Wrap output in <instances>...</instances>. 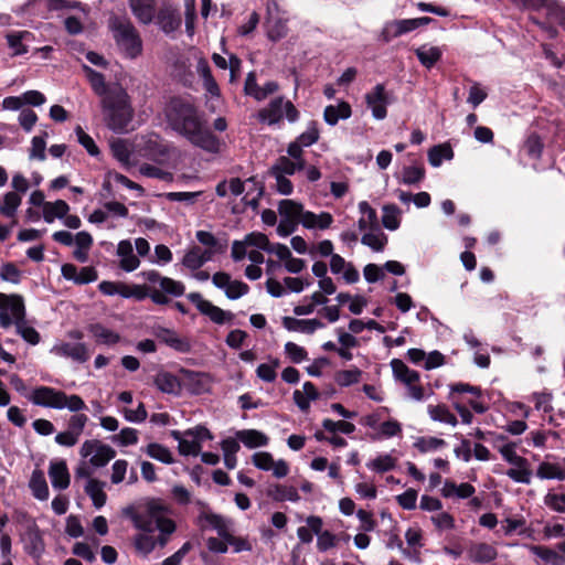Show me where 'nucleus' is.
<instances>
[{
	"label": "nucleus",
	"instance_id": "1",
	"mask_svg": "<svg viewBox=\"0 0 565 565\" xmlns=\"http://www.w3.org/2000/svg\"><path fill=\"white\" fill-rule=\"evenodd\" d=\"M173 509L162 499H149L142 509L132 514L134 526L140 533L134 536L136 552L147 557L156 547L163 548L173 533L177 523L173 520Z\"/></svg>",
	"mask_w": 565,
	"mask_h": 565
},
{
	"label": "nucleus",
	"instance_id": "2",
	"mask_svg": "<svg viewBox=\"0 0 565 565\" xmlns=\"http://www.w3.org/2000/svg\"><path fill=\"white\" fill-rule=\"evenodd\" d=\"M164 115L168 126L193 146L213 154L221 151V140L206 127L203 115L191 102L172 97Z\"/></svg>",
	"mask_w": 565,
	"mask_h": 565
},
{
	"label": "nucleus",
	"instance_id": "3",
	"mask_svg": "<svg viewBox=\"0 0 565 565\" xmlns=\"http://www.w3.org/2000/svg\"><path fill=\"white\" fill-rule=\"evenodd\" d=\"M82 68L93 92L100 98L106 126L117 134L127 131L134 117V108L127 90L119 83H106L102 73L86 64H83Z\"/></svg>",
	"mask_w": 565,
	"mask_h": 565
},
{
	"label": "nucleus",
	"instance_id": "4",
	"mask_svg": "<svg viewBox=\"0 0 565 565\" xmlns=\"http://www.w3.org/2000/svg\"><path fill=\"white\" fill-rule=\"evenodd\" d=\"M9 301L11 302L10 308L12 317L1 310L0 327L8 329L14 324L17 333L21 335L25 342L32 345L38 344L40 342V333L33 327L29 326L25 320L26 313L23 297L17 294L6 295L0 292V309H3L2 307Z\"/></svg>",
	"mask_w": 565,
	"mask_h": 565
},
{
	"label": "nucleus",
	"instance_id": "5",
	"mask_svg": "<svg viewBox=\"0 0 565 565\" xmlns=\"http://www.w3.org/2000/svg\"><path fill=\"white\" fill-rule=\"evenodd\" d=\"M108 26L119 52L125 57L135 60L141 55L142 40L130 20L121 17H111Z\"/></svg>",
	"mask_w": 565,
	"mask_h": 565
},
{
	"label": "nucleus",
	"instance_id": "6",
	"mask_svg": "<svg viewBox=\"0 0 565 565\" xmlns=\"http://www.w3.org/2000/svg\"><path fill=\"white\" fill-rule=\"evenodd\" d=\"M25 396L35 405L55 409L77 412L85 407L79 396L66 395L64 391H28Z\"/></svg>",
	"mask_w": 565,
	"mask_h": 565
},
{
	"label": "nucleus",
	"instance_id": "7",
	"mask_svg": "<svg viewBox=\"0 0 565 565\" xmlns=\"http://www.w3.org/2000/svg\"><path fill=\"white\" fill-rule=\"evenodd\" d=\"M498 450L511 468L507 470V476L518 483L530 484L532 480V470L526 458L518 455L514 443H504L498 446Z\"/></svg>",
	"mask_w": 565,
	"mask_h": 565
},
{
	"label": "nucleus",
	"instance_id": "8",
	"mask_svg": "<svg viewBox=\"0 0 565 565\" xmlns=\"http://www.w3.org/2000/svg\"><path fill=\"white\" fill-rule=\"evenodd\" d=\"M209 375L202 372L181 369L177 374L162 372L157 375L158 388H200L207 383Z\"/></svg>",
	"mask_w": 565,
	"mask_h": 565
},
{
	"label": "nucleus",
	"instance_id": "9",
	"mask_svg": "<svg viewBox=\"0 0 565 565\" xmlns=\"http://www.w3.org/2000/svg\"><path fill=\"white\" fill-rule=\"evenodd\" d=\"M299 116V110L295 105L282 96L275 97L269 102L267 107L262 108L257 113V119L269 126L280 122L284 118L289 122H296Z\"/></svg>",
	"mask_w": 565,
	"mask_h": 565
},
{
	"label": "nucleus",
	"instance_id": "10",
	"mask_svg": "<svg viewBox=\"0 0 565 565\" xmlns=\"http://www.w3.org/2000/svg\"><path fill=\"white\" fill-rule=\"evenodd\" d=\"M278 213L280 220L277 226V234L281 237H287L297 230L299 224L302 225L306 210L301 203L285 199L278 204Z\"/></svg>",
	"mask_w": 565,
	"mask_h": 565
},
{
	"label": "nucleus",
	"instance_id": "11",
	"mask_svg": "<svg viewBox=\"0 0 565 565\" xmlns=\"http://www.w3.org/2000/svg\"><path fill=\"white\" fill-rule=\"evenodd\" d=\"M195 503L201 509V512L198 516V525L202 530H213L218 534L221 539L226 540L231 532L234 531L233 520L212 512L207 505L200 500H198Z\"/></svg>",
	"mask_w": 565,
	"mask_h": 565
},
{
	"label": "nucleus",
	"instance_id": "12",
	"mask_svg": "<svg viewBox=\"0 0 565 565\" xmlns=\"http://www.w3.org/2000/svg\"><path fill=\"white\" fill-rule=\"evenodd\" d=\"M79 455L88 467L102 468L116 456V451L100 440L89 439L83 443Z\"/></svg>",
	"mask_w": 565,
	"mask_h": 565
},
{
	"label": "nucleus",
	"instance_id": "13",
	"mask_svg": "<svg viewBox=\"0 0 565 565\" xmlns=\"http://www.w3.org/2000/svg\"><path fill=\"white\" fill-rule=\"evenodd\" d=\"M93 471L85 462H81L75 469L76 479H86L84 490L86 494L92 499L93 504L96 509H100L105 505L107 495L104 491L105 482L97 479L90 478Z\"/></svg>",
	"mask_w": 565,
	"mask_h": 565
},
{
	"label": "nucleus",
	"instance_id": "14",
	"mask_svg": "<svg viewBox=\"0 0 565 565\" xmlns=\"http://www.w3.org/2000/svg\"><path fill=\"white\" fill-rule=\"evenodd\" d=\"M287 22L288 18L280 11L277 2H268L267 17L265 21L267 38L273 42L284 39L288 33Z\"/></svg>",
	"mask_w": 565,
	"mask_h": 565
},
{
	"label": "nucleus",
	"instance_id": "15",
	"mask_svg": "<svg viewBox=\"0 0 565 565\" xmlns=\"http://www.w3.org/2000/svg\"><path fill=\"white\" fill-rule=\"evenodd\" d=\"M146 281L151 284V287L156 288V285L159 286L157 288L160 292H162L168 299V296L180 297L185 291V286L182 281L174 280L169 277L161 276L157 270H145L139 274Z\"/></svg>",
	"mask_w": 565,
	"mask_h": 565
},
{
	"label": "nucleus",
	"instance_id": "16",
	"mask_svg": "<svg viewBox=\"0 0 565 565\" xmlns=\"http://www.w3.org/2000/svg\"><path fill=\"white\" fill-rule=\"evenodd\" d=\"M186 297L202 315L209 317L214 323L223 324L231 321L234 317L232 312L225 311L211 301L203 299L199 292H191Z\"/></svg>",
	"mask_w": 565,
	"mask_h": 565
},
{
	"label": "nucleus",
	"instance_id": "17",
	"mask_svg": "<svg viewBox=\"0 0 565 565\" xmlns=\"http://www.w3.org/2000/svg\"><path fill=\"white\" fill-rule=\"evenodd\" d=\"M119 296L126 299L134 298L139 301L149 297L151 301L156 305H167L170 301V299H168L162 292H160L154 287H147L141 285H127L125 282L121 284Z\"/></svg>",
	"mask_w": 565,
	"mask_h": 565
},
{
	"label": "nucleus",
	"instance_id": "18",
	"mask_svg": "<svg viewBox=\"0 0 565 565\" xmlns=\"http://www.w3.org/2000/svg\"><path fill=\"white\" fill-rule=\"evenodd\" d=\"M154 19L159 29L166 34L175 32L182 23L178 8L170 2L161 3Z\"/></svg>",
	"mask_w": 565,
	"mask_h": 565
},
{
	"label": "nucleus",
	"instance_id": "19",
	"mask_svg": "<svg viewBox=\"0 0 565 565\" xmlns=\"http://www.w3.org/2000/svg\"><path fill=\"white\" fill-rule=\"evenodd\" d=\"M51 353L60 358L70 359L78 364L87 362L90 358L89 351L83 342L61 341L51 349Z\"/></svg>",
	"mask_w": 565,
	"mask_h": 565
},
{
	"label": "nucleus",
	"instance_id": "20",
	"mask_svg": "<svg viewBox=\"0 0 565 565\" xmlns=\"http://www.w3.org/2000/svg\"><path fill=\"white\" fill-rule=\"evenodd\" d=\"M365 102L372 111V116L376 120H382L386 117V107L391 100L390 95L383 84H376L372 90L365 95Z\"/></svg>",
	"mask_w": 565,
	"mask_h": 565
},
{
	"label": "nucleus",
	"instance_id": "21",
	"mask_svg": "<svg viewBox=\"0 0 565 565\" xmlns=\"http://www.w3.org/2000/svg\"><path fill=\"white\" fill-rule=\"evenodd\" d=\"M253 463L263 471H271L276 478H285L289 473V466L284 459L274 460L271 454L258 451L253 455Z\"/></svg>",
	"mask_w": 565,
	"mask_h": 565
},
{
	"label": "nucleus",
	"instance_id": "22",
	"mask_svg": "<svg viewBox=\"0 0 565 565\" xmlns=\"http://www.w3.org/2000/svg\"><path fill=\"white\" fill-rule=\"evenodd\" d=\"M143 158L154 161L156 163H164L170 154V148L158 137L148 138L140 148Z\"/></svg>",
	"mask_w": 565,
	"mask_h": 565
},
{
	"label": "nucleus",
	"instance_id": "23",
	"mask_svg": "<svg viewBox=\"0 0 565 565\" xmlns=\"http://www.w3.org/2000/svg\"><path fill=\"white\" fill-rule=\"evenodd\" d=\"M153 334L161 343L178 352L186 353L191 350L190 341L186 338L180 337L178 332L172 329L156 327L153 328Z\"/></svg>",
	"mask_w": 565,
	"mask_h": 565
},
{
	"label": "nucleus",
	"instance_id": "24",
	"mask_svg": "<svg viewBox=\"0 0 565 565\" xmlns=\"http://www.w3.org/2000/svg\"><path fill=\"white\" fill-rule=\"evenodd\" d=\"M416 29H417L416 22L414 21V19H402V20L388 21L384 24V26L381 31L380 40L385 43H388L393 39L398 38L408 32H412Z\"/></svg>",
	"mask_w": 565,
	"mask_h": 565
},
{
	"label": "nucleus",
	"instance_id": "25",
	"mask_svg": "<svg viewBox=\"0 0 565 565\" xmlns=\"http://www.w3.org/2000/svg\"><path fill=\"white\" fill-rule=\"evenodd\" d=\"M62 276L76 285H86L97 280L98 275L94 267L78 268L74 264H64L61 267Z\"/></svg>",
	"mask_w": 565,
	"mask_h": 565
},
{
	"label": "nucleus",
	"instance_id": "26",
	"mask_svg": "<svg viewBox=\"0 0 565 565\" xmlns=\"http://www.w3.org/2000/svg\"><path fill=\"white\" fill-rule=\"evenodd\" d=\"M527 550L535 556L536 565H565V556L555 546L527 545Z\"/></svg>",
	"mask_w": 565,
	"mask_h": 565
},
{
	"label": "nucleus",
	"instance_id": "27",
	"mask_svg": "<svg viewBox=\"0 0 565 565\" xmlns=\"http://www.w3.org/2000/svg\"><path fill=\"white\" fill-rule=\"evenodd\" d=\"M49 477L52 487L56 490H64L70 486V472L64 459H53L49 466Z\"/></svg>",
	"mask_w": 565,
	"mask_h": 565
},
{
	"label": "nucleus",
	"instance_id": "28",
	"mask_svg": "<svg viewBox=\"0 0 565 565\" xmlns=\"http://www.w3.org/2000/svg\"><path fill=\"white\" fill-rule=\"evenodd\" d=\"M467 556L475 564H487L497 558L498 552L492 544L472 543L467 548Z\"/></svg>",
	"mask_w": 565,
	"mask_h": 565
},
{
	"label": "nucleus",
	"instance_id": "29",
	"mask_svg": "<svg viewBox=\"0 0 565 565\" xmlns=\"http://www.w3.org/2000/svg\"><path fill=\"white\" fill-rule=\"evenodd\" d=\"M132 14L139 23L149 25L156 17V0H129Z\"/></svg>",
	"mask_w": 565,
	"mask_h": 565
},
{
	"label": "nucleus",
	"instance_id": "30",
	"mask_svg": "<svg viewBox=\"0 0 565 565\" xmlns=\"http://www.w3.org/2000/svg\"><path fill=\"white\" fill-rule=\"evenodd\" d=\"M282 326L290 332L312 334L316 330L324 328V323L318 319H297L284 317Z\"/></svg>",
	"mask_w": 565,
	"mask_h": 565
},
{
	"label": "nucleus",
	"instance_id": "31",
	"mask_svg": "<svg viewBox=\"0 0 565 565\" xmlns=\"http://www.w3.org/2000/svg\"><path fill=\"white\" fill-rule=\"evenodd\" d=\"M23 542L25 552L33 557H40L44 552V542L35 524L26 529L23 535Z\"/></svg>",
	"mask_w": 565,
	"mask_h": 565
},
{
	"label": "nucleus",
	"instance_id": "32",
	"mask_svg": "<svg viewBox=\"0 0 565 565\" xmlns=\"http://www.w3.org/2000/svg\"><path fill=\"white\" fill-rule=\"evenodd\" d=\"M117 255L120 258V268L127 273L134 271L140 265L139 258L134 254L132 244L128 239L118 243Z\"/></svg>",
	"mask_w": 565,
	"mask_h": 565
},
{
	"label": "nucleus",
	"instance_id": "33",
	"mask_svg": "<svg viewBox=\"0 0 565 565\" xmlns=\"http://www.w3.org/2000/svg\"><path fill=\"white\" fill-rule=\"evenodd\" d=\"M87 329L98 344L111 347L117 344L121 339L118 332L105 327L102 323H92Z\"/></svg>",
	"mask_w": 565,
	"mask_h": 565
},
{
	"label": "nucleus",
	"instance_id": "34",
	"mask_svg": "<svg viewBox=\"0 0 565 565\" xmlns=\"http://www.w3.org/2000/svg\"><path fill=\"white\" fill-rule=\"evenodd\" d=\"M352 115V109L349 103L342 100L337 105H328L323 111V119L329 126H335L339 120L348 119Z\"/></svg>",
	"mask_w": 565,
	"mask_h": 565
},
{
	"label": "nucleus",
	"instance_id": "35",
	"mask_svg": "<svg viewBox=\"0 0 565 565\" xmlns=\"http://www.w3.org/2000/svg\"><path fill=\"white\" fill-rule=\"evenodd\" d=\"M394 376L401 381L402 383L406 384L408 388H419L416 386V383L419 381V374L409 369L403 361L401 360H393L391 362Z\"/></svg>",
	"mask_w": 565,
	"mask_h": 565
},
{
	"label": "nucleus",
	"instance_id": "36",
	"mask_svg": "<svg viewBox=\"0 0 565 565\" xmlns=\"http://www.w3.org/2000/svg\"><path fill=\"white\" fill-rule=\"evenodd\" d=\"M475 492V487L468 482L457 484L451 480H446L441 488V495L444 498L468 499L471 498Z\"/></svg>",
	"mask_w": 565,
	"mask_h": 565
},
{
	"label": "nucleus",
	"instance_id": "37",
	"mask_svg": "<svg viewBox=\"0 0 565 565\" xmlns=\"http://www.w3.org/2000/svg\"><path fill=\"white\" fill-rule=\"evenodd\" d=\"M173 437L179 443V451L184 456H196L201 451L202 445L196 441V437L190 431H173Z\"/></svg>",
	"mask_w": 565,
	"mask_h": 565
},
{
	"label": "nucleus",
	"instance_id": "38",
	"mask_svg": "<svg viewBox=\"0 0 565 565\" xmlns=\"http://www.w3.org/2000/svg\"><path fill=\"white\" fill-rule=\"evenodd\" d=\"M333 223V216L329 212L316 214L306 211L302 220V226L308 230H327Z\"/></svg>",
	"mask_w": 565,
	"mask_h": 565
},
{
	"label": "nucleus",
	"instance_id": "39",
	"mask_svg": "<svg viewBox=\"0 0 565 565\" xmlns=\"http://www.w3.org/2000/svg\"><path fill=\"white\" fill-rule=\"evenodd\" d=\"M267 494L274 501L284 502H298L300 500V495L298 493V489L294 486L288 484H274L270 486L267 490Z\"/></svg>",
	"mask_w": 565,
	"mask_h": 565
},
{
	"label": "nucleus",
	"instance_id": "40",
	"mask_svg": "<svg viewBox=\"0 0 565 565\" xmlns=\"http://www.w3.org/2000/svg\"><path fill=\"white\" fill-rule=\"evenodd\" d=\"M236 438L247 448L267 446L269 438L262 431L256 429H243L236 433Z\"/></svg>",
	"mask_w": 565,
	"mask_h": 565
},
{
	"label": "nucleus",
	"instance_id": "41",
	"mask_svg": "<svg viewBox=\"0 0 565 565\" xmlns=\"http://www.w3.org/2000/svg\"><path fill=\"white\" fill-rule=\"evenodd\" d=\"M372 231L364 233L361 237V243L367 247H370L374 252L384 250L388 238L385 233H383L379 225L376 227H370Z\"/></svg>",
	"mask_w": 565,
	"mask_h": 565
},
{
	"label": "nucleus",
	"instance_id": "42",
	"mask_svg": "<svg viewBox=\"0 0 565 565\" xmlns=\"http://www.w3.org/2000/svg\"><path fill=\"white\" fill-rule=\"evenodd\" d=\"M305 169L301 162H296L286 156H280L269 170V174L292 175Z\"/></svg>",
	"mask_w": 565,
	"mask_h": 565
},
{
	"label": "nucleus",
	"instance_id": "43",
	"mask_svg": "<svg viewBox=\"0 0 565 565\" xmlns=\"http://www.w3.org/2000/svg\"><path fill=\"white\" fill-rule=\"evenodd\" d=\"M70 211L68 204L64 200H56L55 202H46L43 209V218L46 223L51 224L55 218H63Z\"/></svg>",
	"mask_w": 565,
	"mask_h": 565
},
{
	"label": "nucleus",
	"instance_id": "44",
	"mask_svg": "<svg viewBox=\"0 0 565 565\" xmlns=\"http://www.w3.org/2000/svg\"><path fill=\"white\" fill-rule=\"evenodd\" d=\"M21 203L22 196L19 193L7 192L0 202V215L7 218H14Z\"/></svg>",
	"mask_w": 565,
	"mask_h": 565
},
{
	"label": "nucleus",
	"instance_id": "45",
	"mask_svg": "<svg viewBox=\"0 0 565 565\" xmlns=\"http://www.w3.org/2000/svg\"><path fill=\"white\" fill-rule=\"evenodd\" d=\"M30 489L32 491V494L41 501H44L49 498V487L46 483V480L44 478V475L40 470H34L31 479H30Z\"/></svg>",
	"mask_w": 565,
	"mask_h": 565
},
{
	"label": "nucleus",
	"instance_id": "46",
	"mask_svg": "<svg viewBox=\"0 0 565 565\" xmlns=\"http://www.w3.org/2000/svg\"><path fill=\"white\" fill-rule=\"evenodd\" d=\"M427 411L430 418L435 422L448 424L450 426H456L458 423L456 416L444 404L428 405Z\"/></svg>",
	"mask_w": 565,
	"mask_h": 565
},
{
	"label": "nucleus",
	"instance_id": "47",
	"mask_svg": "<svg viewBox=\"0 0 565 565\" xmlns=\"http://www.w3.org/2000/svg\"><path fill=\"white\" fill-rule=\"evenodd\" d=\"M31 35L28 31H19L8 33L6 39L8 46L12 50L13 56H19L28 53V46L23 44V40Z\"/></svg>",
	"mask_w": 565,
	"mask_h": 565
},
{
	"label": "nucleus",
	"instance_id": "48",
	"mask_svg": "<svg viewBox=\"0 0 565 565\" xmlns=\"http://www.w3.org/2000/svg\"><path fill=\"white\" fill-rule=\"evenodd\" d=\"M395 466L396 459L390 454L379 455L374 459L366 462V468L377 473L391 471L395 468Z\"/></svg>",
	"mask_w": 565,
	"mask_h": 565
},
{
	"label": "nucleus",
	"instance_id": "49",
	"mask_svg": "<svg viewBox=\"0 0 565 565\" xmlns=\"http://www.w3.org/2000/svg\"><path fill=\"white\" fill-rule=\"evenodd\" d=\"M454 157V151L448 145H437L429 149L428 161L437 168L444 160H450Z\"/></svg>",
	"mask_w": 565,
	"mask_h": 565
},
{
	"label": "nucleus",
	"instance_id": "50",
	"mask_svg": "<svg viewBox=\"0 0 565 565\" xmlns=\"http://www.w3.org/2000/svg\"><path fill=\"white\" fill-rule=\"evenodd\" d=\"M399 209L394 204L383 206L382 224L388 231H395L401 225Z\"/></svg>",
	"mask_w": 565,
	"mask_h": 565
},
{
	"label": "nucleus",
	"instance_id": "51",
	"mask_svg": "<svg viewBox=\"0 0 565 565\" xmlns=\"http://www.w3.org/2000/svg\"><path fill=\"white\" fill-rule=\"evenodd\" d=\"M416 56L427 68L433 67L441 57V51L436 46H422L416 50Z\"/></svg>",
	"mask_w": 565,
	"mask_h": 565
},
{
	"label": "nucleus",
	"instance_id": "52",
	"mask_svg": "<svg viewBox=\"0 0 565 565\" xmlns=\"http://www.w3.org/2000/svg\"><path fill=\"white\" fill-rule=\"evenodd\" d=\"M425 178V169L423 166H407L402 170L401 183L406 185H415Z\"/></svg>",
	"mask_w": 565,
	"mask_h": 565
},
{
	"label": "nucleus",
	"instance_id": "53",
	"mask_svg": "<svg viewBox=\"0 0 565 565\" xmlns=\"http://www.w3.org/2000/svg\"><path fill=\"white\" fill-rule=\"evenodd\" d=\"M536 476L544 479H556V480H565V470L562 469L558 465L551 462H542L537 467Z\"/></svg>",
	"mask_w": 565,
	"mask_h": 565
},
{
	"label": "nucleus",
	"instance_id": "54",
	"mask_svg": "<svg viewBox=\"0 0 565 565\" xmlns=\"http://www.w3.org/2000/svg\"><path fill=\"white\" fill-rule=\"evenodd\" d=\"M74 132L77 137L78 143L87 151L92 157H98L100 154L99 148L95 143L94 139L85 132L81 126H76Z\"/></svg>",
	"mask_w": 565,
	"mask_h": 565
},
{
	"label": "nucleus",
	"instance_id": "55",
	"mask_svg": "<svg viewBox=\"0 0 565 565\" xmlns=\"http://www.w3.org/2000/svg\"><path fill=\"white\" fill-rule=\"evenodd\" d=\"M46 137L47 134L43 132L40 136H34L31 140V148L29 151V158L31 160L35 159L39 161H43L46 158L45 149H46Z\"/></svg>",
	"mask_w": 565,
	"mask_h": 565
},
{
	"label": "nucleus",
	"instance_id": "56",
	"mask_svg": "<svg viewBox=\"0 0 565 565\" xmlns=\"http://www.w3.org/2000/svg\"><path fill=\"white\" fill-rule=\"evenodd\" d=\"M195 237L198 242L204 245L206 248L225 252L227 247L226 241L221 242L211 232L207 231H198Z\"/></svg>",
	"mask_w": 565,
	"mask_h": 565
},
{
	"label": "nucleus",
	"instance_id": "57",
	"mask_svg": "<svg viewBox=\"0 0 565 565\" xmlns=\"http://www.w3.org/2000/svg\"><path fill=\"white\" fill-rule=\"evenodd\" d=\"M110 148L115 159L125 167L130 166L131 151L125 140L118 139L111 142Z\"/></svg>",
	"mask_w": 565,
	"mask_h": 565
},
{
	"label": "nucleus",
	"instance_id": "58",
	"mask_svg": "<svg viewBox=\"0 0 565 565\" xmlns=\"http://www.w3.org/2000/svg\"><path fill=\"white\" fill-rule=\"evenodd\" d=\"M139 172H140V174H142L147 178L158 179L160 181H166V182H170L173 179V175L171 172L166 171V170H163L157 166L150 164V163L141 164L139 167Z\"/></svg>",
	"mask_w": 565,
	"mask_h": 565
},
{
	"label": "nucleus",
	"instance_id": "59",
	"mask_svg": "<svg viewBox=\"0 0 565 565\" xmlns=\"http://www.w3.org/2000/svg\"><path fill=\"white\" fill-rule=\"evenodd\" d=\"M524 152L532 159H540L543 151V142L537 134H531L523 145Z\"/></svg>",
	"mask_w": 565,
	"mask_h": 565
},
{
	"label": "nucleus",
	"instance_id": "60",
	"mask_svg": "<svg viewBox=\"0 0 565 565\" xmlns=\"http://www.w3.org/2000/svg\"><path fill=\"white\" fill-rule=\"evenodd\" d=\"M414 446L420 452L425 454L443 448L446 446V441L437 437H419L414 443Z\"/></svg>",
	"mask_w": 565,
	"mask_h": 565
},
{
	"label": "nucleus",
	"instance_id": "61",
	"mask_svg": "<svg viewBox=\"0 0 565 565\" xmlns=\"http://www.w3.org/2000/svg\"><path fill=\"white\" fill-rule=\"evenodd\" d=\"M322 427L324 428V430H327L328 433H331V434H335L339 431V433H342L345 435H350L355 430L354 424H352L350 422H345V420L334 422L329 418L323 419Z\"/></svg>",
	"mask_w": 565,
	"mask_h": 565
},
{
	"label": "nucleus",
	"instance_id": "62",
	"mask_svg": "<svg viewBox=\"0 0 565 565\" xmlns=\"http://www.w3.org/2000/svg\"><path fill=\"white\" fill-rule=\"evenodd\" d=\"M319 136L320 132L317 122L310 121L307 129L297 137L296 141L302 147H310L319 140Z\"/></svg>",
	"mask_w": 565,
	"mask_h": 565
},
{
	"label": "nucleus",
	"instance_id": "63",
	"mask_svg": "<svg viewBox=\"0 0 565 565\" xmlns=\"http://www.w3.org/2000/svg\"><path fill=\"white\" fill-rule=\"evenodd\" d=\"M146 452L149 457L163 463H171L173 461L170 450L159 444H149L147 446Z\"/></svg>",
	"mask_w": 565,
	"mask_h": 565
},
{
	"label": "nucleus",
	"instance_id": "64",
	"mask_svg": "<svg viewBox=\"0 0 565 565\" xmlns=\"http://www.w3.org/2000/svg\"><path fill=\"white\" fill-rule=\"evenodd\" d=\"M544 503L555 512L565 513V493L548 492L544 497Z\"/></svg>",
	"mask_w": 565,
	"mask_h": 565
}]
</instances>
